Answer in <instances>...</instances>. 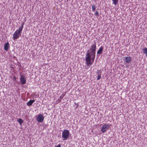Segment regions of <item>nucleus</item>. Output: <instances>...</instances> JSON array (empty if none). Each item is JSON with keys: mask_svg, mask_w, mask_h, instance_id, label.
<instances>
[{"mask_svg": "<svg viewBox=\"0 0 147 147\" xmlns=\"http://www.w3.org/2000/svg\"><path fill=\"white\" fill-rule=\"evenodd\" d=\"M96 43L92 45L86 53L85 60L86 65H91L94 61L95 57L96 50Z\"/></svg>", "mask_w": 147, "mask_h": 147, "instance_id": "obj_1", "label": "nucleus"}, {"mask_svg": "<svg viewBox=\"0 0 147 147\" xmlns=\"http://www.w3.org/2000/svg\"><path fill=\"white\" fill-rule=\"evenodd\" d=\"M24 23H22V24L21 27L19 28V29L17 30L13 34L12 37V38L13 40H15L16 39L18 38L20 36L21 34V32L22 31L23 28L24 27Z\"/></svg>", "mask_w": 147, "mask_h": 147, "instance_id": "obj_2", "label": "nucleus"}, {"mask_svg": "<svg viewBox=\"0 0 147 147\" xmlns=\"http://www.w3.org/2000/svg\"><path fill=\"white\" fill-rule=\"evenodd\" d=\"M69 135V132L68 130H64L62 132V137L63 138L65 139L64 140L67 139L68 138Z\"/></svg>", "mask_w": 147, "mask_h": 147, "instance_id": "obj_3", "label": "nucleus"}, {"mask_svg": "<svg viewBox=\"0 0 147 147\" xmlns=\"http://www.w3.org/2000/svg\"><path fill=\"white\" fill-rule=\"evenodd\" d=\"M110 125L109 124H106L103 125L102 127L101 130L103 133L106 132L109 129Z\"/></svg>", "mask_w": 147, "mask_h": 147, "instance_id": "obj_4", "label": "nucleus"}, {"mask_svg": "<svg viewBox=\"0 0 147 147\" xmlns=\"http://www.w3.org/2000/svg\"><path fill=\"white\" fill-rule=\"evenodd\" d=\"M44 119V116L42 114H39L36 118V120L38 122L41 123L43 121Z\"/></svg>", "mask_w": 147, "mask_h": 147, "instance_id": "obj_5", "label": "nucleus"}, {"mask_svg": "<svg viewBox=\"0 0 147 147\" xmlns=\"http://www.w3.org/2000/svg\"><path fill=\"white\" fill-rule=\"evenodd\" d=\"M20 80L21 83L22 84H25L26 81V80L25 77L24 76H21L20 78Z\"/></svg>", "mask_w": 147, "mask_h": 147, "instance_id": "obj_6", "label": "nucleus"}, {"mask_svg": "<svg viewBox=\"0 0 147 147\" xmlns=\"http://www.w3.org/2000/svg\"><path fill=\"white\" fill-rule=\"evenodd\" d=\"M9 44L8 42L5 43L4 45V49L5 51H7L9 49Z\"/></svg>", "mask_w": 147, "mask_h": 147, "instance_id": "obj_7", "label": "nucleus"}, {"mask_svg": "<svg viewBox=\"0 0 147 147\" xmlns=\"http://www.w3.org/2000/svg\"><path fill=\"white\" fill-rule=\"evenodd\" d=\"M35 100H30L28 101L27 103V105L28 106H30L35 101Z\"/></svg>", "mask_w": 147, "mask_h": 147, "instance_id": "obj_8", "label": "nucleus"}, {"mask_svg": "<svg viewBox=\"0 0 147 147\" xmlns=\"http://www.w3.org/2000/svg\"><path fill=\"white\" fill-rule=\"evenodd\" d=\"M103 47L102 46H101L100 47L99 50H98V51H97V54H101L103 51Z\"/></svg>", "mask_w": 147, "mask_h": 147, "instance_id": "obj_9", "label": "nucleus"}, {"mask_svg": "<svg viewBox=\"0 0 147 147\" xmlns=\"http://www.w3.org/2000/svg\"><path fill=\"white\" fill-rule=\"evenodd\" d=\"M131 58L130 57H127L125 58V61L127 63H129L131 61Z\"/></svg>", "mask_w": 147, "mask_h": 147, "instance_id": "obj_10", "label": "nucleus"}, {"mask_svg": "<svg viewBox=\"0 0 147 147\" xmlns=\"http://www.w3.org/2000/svg\"><path fill=\"white\" fill-rule=\"evenodd\" d=\"M143 52L144 53L146 54L147 57V48H145L143 49Z\"/></svg>", "mask_w": 147, "mask_h": 147, "instance_id": "obj_11", "label": "nucleus"}, {"mask_svg": "<svg viewBox=\"0 0 147 147\" xmlns=\"http://www.w3.org/2000/svg\"><path fill=\"white\" fill-rule=\"evenodd\" d=\"M113 3L115 5H116L118 3L119 0H112Z\"/></svg>", "mask_w": 147, "mask_h": 147, "instance_id": "obj_12", "label": "nucleus"}, {"mask_svg": "<svg viewBox=\"0 0 147 147\" xmlns=\"http://www.w3.org/2000/svg\"><path fill=\"white\" fill-rule=\"evenodd\" d=\"M96 6L95 5L93 4L92 6V11H94L96 10Z\"/></svg>", "mask_w": 147, "mask_h": 147, "instance_id": "obj_13", "label": "nucleus"}, {"mask_svg": "<svg viewBox=\"0 0 147 147\" xmlns=\"http://www.w3.org/2000/svg\"><path fill=\"white\" fill-rule=\"evenodd\" d=\"M18 122L20 123V125H21L22 123L23 122V120L21 119H19L18 120Z\"/></svg>", "mask_w": 147, "mask_h": 147, "instance_id": "obj_14", "label": "nucleus"}, {"mask_svg": "<svg viewBox=\"0 0 147 147\" xmlns=\"http://www.w3.org/2000/svg\"><path fill=\"white\" fill-rule=\"evenodd\" d=\"M95 16H99V13L98 11H96L95 12Z\"/></svg>", "mask_w": 147, "mask_h": 147, "instance_id": "obj_15", "label": "nucleus"}, {"mask_svg": "<svg viewBox=\"0 0 147 147\" xmlns=\"http://www.w3.org/2000/svg\"><path fill=\"white\" fill-rule=\"evenodd\" d=\"M101 78V76L100 75H98L97 76V80H99Z\"/></svg>", "mask_w": 147, "mask_h": 147, "instance_id": "obj_16", "label": "nucleus"}, {"mask_svg": "<svg viewBox=\"0 0 147 147\" xmlns=\"http://www.w3.org/2000/svg\"><path fill=\"white\" fill-rule=\"evenodd\" d=\"M61 96H60L59 97L60 99H62L63 97L64 96V95L62 94Z\"/></svg>", "mask_w": 147, "mask_h": 147, "instance_id": "obj_17", "label": "nucleus"}, {"mask_svg": "<svg viewBox=\"0 0 147 147\" xmlns=\"http://www.w3.org/2000/svg\"><path fill=\"white\" fill-rule=\"evenodd\" d=\"M61 101V100H59V101L58 102H60V101Z\"/></svg>", "mask_w": 147, "mask_h": 147, "instance_id": "obj_18", "label": "nucleus"}]
</instances>
